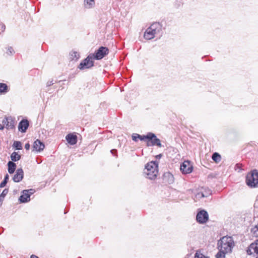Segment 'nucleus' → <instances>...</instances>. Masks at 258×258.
I'll return each mask as SVG.
<instances>
[{"label": "nucleus", "instance_id": "nucleus-1", "mask_svg": "<svg viewBox=\"0 0 258 258\" xmlns=\"http://www.w3.org/2000/svg\"><path fill=\"white\" fill-rule=\"evenodd\" d=\"M144 173L146 174V177L150 179H156L159 174L158 163L154 161L148 163L145 166Z\"/></svg>", "mask_w": 258, "mask_h": 258}, {"label": "nucleus", "instance_id": "nucleus-2", "mask_svg": "<svg viewBox=\"0 0 258 258\" xmlns=\"http://www.w3.org/2000/svg\"><path fill=\"white\" fill-rule=\"evenodd\" d=\"M218 248L227 253L230 252L234 245L233 239L231 237H223L219 242Z\"/></svg>", "mask_w": 258, "mask_h": 258}, {"label": "nucleus", "instance_id": "nucleus-3", "mask_svg": "<svg viewBox=\"0 0 258 258\" xmlns=\"http://www.w3.org/2000/svg\"><path fill=\"white\" fill-rule=\"evenodd\" d=\"M246 183L250 187H258V171L256 170H254L247 174Z\"/></svg>", "mask_w": 258, "mask_h": 258}, {"label": "nucleus", "instance_id": "nucleus-4", "mask_svg": "<svg viewBox=\"0 0 258 258\" xmlns=\"http://www.w3.org/2000/svg\"><path fill=\"white\" fill-rule=\"evenodd\" d=\"M159 31V24L154 23L146 30L144 37L147 40H151L155 37V34Z\"/></svg>", "mask_w": 258, "mask_h": 258}, {"label": "nucleus", "instance_id": "nucleus-5", "mask_svg": "<svg viewBox=\"0 0 258 258\" xmlns=\"http://www.w3.org/2000/svg\"><path fill=\"white\" fill-rule=\"evenodd\" d=\"M143 141L145 142L148 146H152L154 145L160 146V141L157 139L156 136L151 133H149L147 135H144V138H142Z\"/></svg>", "mask_w": 258, "mask_h": 258}, {"label": "nucleus", "instance_id": "nucleus-6", "mask_svg": "<svg viewBox=\"0 0 258 258\" xmlns=\"http://www.w3.org/2000/svg\"><path fill=\"white\" fill-rule=\"evenodd\" d=\"M94 58L90 54L88 55L85 59L82 61L79 66H78V68L80 70H84L85 69H89L92 67L94 66L93 59Z\"/></svg>", "mask_w": 258, "mask_h": 258}, {"label": "nucleus", "instance_id": "nucleus-7", "mask_svg": "<svg viewBox=\"0 0 258 258\" xmlns=\"http://www.w3.org/2000/svg\"><path fill=\"white\" fill-rule=\"evenodd\" d=\"M109 53V49L106 47L101 46L96 51L95 54H92L94 58L97 60L102 59Z\"/></svg>", "mask_w": 258, "mask_h": 258}, {"label": "nucleus", "instance_id": "nucleus-8", "mask_svg": "<svg viewBox=\"0 0 258 258\" xmlns=\"http://www.w3.org/2000/svg\"><path fill=\"white\" fill-rule=\"evenodd\" d=\"M2 122L7 130H13L15 127V119L11 116L5 117Z\"/></svg>", "mask_w": 258, "mask_h": 258}, {"label": "nucleus", "instance_id": "nucleus-9", "mask_svg": "<svg viewBox=\"0 0 258 258\" xmlns=\"http://www.w3.org/2000/svg\"><path fill=\"white\" fill-rule=\"evenodd\" d=\"M196 218L199 223L203 224L208 220L209 215L206 211L202 210L197 214Z\"/></svg>", "mask_w": 258, "mask_h": 258}, {"label": "nucleus", "instance_id": "nucleus-10", "mask_svg": "<svg viewBox=\"0 0 258 258\" xmlns=\"http://www.w3.org/2000/svg\"><path fill=\"white\" fill-rule=\"evenodd\" d=\"M247 253L251 255L254 253L258 254V240L251 243L246 250Z\"/></svg>", "mask_w": 258, "mask_h": 258}, {"label": "nucleus", "instance_id": "nucleus-11", "mask_svg": "<svg viewBox=\"0 0 258 258\" xmlns=\"http://www.w3.org/2000/svg\"><path fill=\"white\" fill-rule=\"evenodd\" d=\"M33 189L24 190L22 195L20 196L19 200L22 203L27 202L30 201V195L33 194Z\"/></svg>", "mask_w": 258, "mask_h": 258}, {"label": "nucleus", "instance_id": "nucleus-12", "mask_svg": "<svg viewBox=\"0 0 258 258\" xmlns=\"http://www.w3.org/2000/svg\"><path fill=\"white\" fill-rule=\"evenodd\" d=\"M174 182V178L172 174L169 172L164 173L162 177V182L165 184H170Z\"/></svg>", "mask_w": 258, "mask_h": 258}, {"label": "nucleus", "instance_id": "nucleus-13", "mask_svg": "<svg viewBox=\"0 0 258 258\" xmlns=\"http://www.w3.org/2000/svg\"><path fill=\"white\" fill-rule=\"evenodd\" d=\"M180 170L184 174H187L191 172L192 167L188 161H184L180 165Z\"/></svg>", "mask_w": 258, "mask_h": 258}, {"label": "nucleus", "instance_id": "nucleus-14", "mask_svg": "<svg viewBox=\"0 0 258 258\" xmlns=\"http://www.w3.org/2000/svg\"><path fill=\"white\" fill-rule=\"evenodd\" d=\"M45 145L39 140H36L33 143L32 146V151L40 152L43 150Z\"/></svg>", "mask_w": 258, "mask_h": 258}, {"label": "nucleus", "instance_id": "nucleus-15", "mask_svg": "<svg viewBox=\"0 0 258 258\" xmlns=\"http://www.w3.org/2000/svg\"><path fill=\"white\" fill-rule=\"evenodd\" d=\"M29 125L28 120L23 119L19 123L18 130L22 133H25Z\"/></svg>", "mask_w": 258, "mask_h": 258}, {"label": "nucleus", "instance_id": "nucleus-16", "mask_svg": "<svg viewBox=\"0 0 258 258\" xmlns=\"http://www.w3.org/2000/svg\"><path fill=\"white\" fill-rule=\"evenodd\" d=\"M24 176V172L22 169H18L13 177V180L16 182H18L22 180Z\"/></svg>", "mask_w": 258, "mask_h": 258}, {"label": "nucleus", "instance_id": "nucleus-17", "mask_svg": "<svg viewBox=\"0 0 258 258\" xmlns=\"http://www.w3.org/2000/svg\"><path fill=\"white\" fill-rule=\"evenodd\" d=\"M66 139L68 142L72 145L76 144L77 142V136L74 134H68Z\"/></svg>", "mask_w": 258, "mask_h": 258}, {"label": "nucleus", "instance_id": "nucleus-18", "mask_svg": "<svg viewBox=\"0 0 258 258\" xmlns=\"http://www.w3.org/2000/svg\"><path fill=\"white\" fill-rule=\"evenodd\" d=\"M8 172L10 174L14 172L16 168V164L12 161H9L8 163Z\"/></svg>", "mask_w": 258, "mask_h": 258}, {"label": "nucleus", "instance_id": "nucleus-19", "mask_svg": "<svg viewBox=\"0 0 258 258\" xmlns=\"http://www.w3.org/2000/svg\"><path fill=\"white\" fill-rule=\"evenodd\" d=\"M11 160L13 161H17L21 158V156L17 152H13L11 155Z\"/></svg>", "mask_w": 258, "mask_h": 258}, {"label": "nucleus", "instance_id": "nucleus-20", "mask_svg": "<svg viewBox=\"0 0 258 258\" xmlns=\"http://www.w3.org/2000/svg\"><path fill=\"white\" fill-rule=\"evenodd\" d=\"M94 0H85V5L86 8L90 9L94 5Z\"/></svg>", "mask_w": 258, "mask_h": 258}, {"label": "nucleus", "instance_id": "nucleus-21", "mask_svg": "<svg viewBox=\"0 0 258 258\" xmlns=\"http://www.w3.org/2000/svg\"><path fill=\"white\" fill-rule=\"evenodd\" d=\"M80 57L79 53L77 51H72L70 53V58L72 60H77Z\"/></svg>", "mask_w": 258, "mask_h": 258}, {"label": "nucleus", "instance_id": "nucleus-22", "mask_svg": "<svg viewBox=\"0 0 258 258\" xmlns=\"http://www.w3.org/2000/svg\"><path fill=\"white\" fill-rule=\"evenodd\" d=\"M8 91V86L5 83H0V93H6Z\"/></svg>", "mask_w": 258, "mask_h": 258}, {"label": "nucleus", "instance_id": "nucleus-23", "mask_svg": "<svg viewBox=\"0 0 258 258\" xmlns=\"http://www.w3.org/2000/svg\"><path fill=\"white\" fill-rule=\"evenodd\" d=\"M212 159L216 163H218L221 160V156L218 153H214L212 155Z\"/></svg>", "mask_w": 258, "mask_h": 258}, {"label": "nucleus", "instance_id": "nucleus-24", "mask_svg": "<svg viewBox=\"0 0 258 258\" xmlns=\"http://www.w3.org/2000/svg\"><path fill=\"white\" fill-rule=\"evenodd\" d=\"M144 135H140L138 134H134L132 135V139L133 141L135 142H137L138 140L139 139L141 141H143L142 138H144Z\"/></svg>", "mask_w": 258, "mask_h": 258}, {"label": "nucleus", "instance_id": "nucleus-25", "mask_svg": "<svg viewBox=\"0 0 258 258\" xmlns=\"http://www.w3.org/2000/svg\"><path fill=\"white\" fill-rule=\"evenodd\" d=\"M210 194V192H209L207 194H205L203 191H201V192L197 193L195 197H196V198L200 199H201L202 198L207 197Z\"/></svg>", "mask_w": 258, "mask_h": 258}, {"label": "nucleus", "instance_id": "nucleus-26", "mask_svg": "<svg viewBox=\"0 0 258 258\" xmlns=\"http://www.w3.org/2000/svg\"><path fill=\"white\" fill-rule=\"evenodd\" d=\"M219 252L216 254V258H225V254L227 253L219 248Z\"/></svg>", "mask_w": 258, "mask_h": 258}, {"label": "nucleus", "instance_id": "nucleus-27", "mask_svg": "<svg viewBox=\"0 0 258 258\" xmlns=\"http://www.w3.org/2000/svg\"><path fill=\"white\" fill-rule=\"evenodd\" d=\"M13 146L17 150H21L22 149V144L20 141H15Z\"/></svg>", "mask_w": 258, "mask_h": 258}, {"label": "nucleus", "instance_id": "nucleus-28", "mask_svg": "<svg viewBox=\"0 0 258 258\" xmlns=\"http://www.w3.org/2000/svg\"><path fill=\"white\" fill-rule=\"evenodd\" d=\"M251 232L253 236L257 237H258V226L256 225L251 230Z\"/></svg>", "mask_w": 258, "mask_h": 258}, {"label": "nucleus", "instance_id": "nucleus-29", "mask_svg": "<svg viewBox=\"0 0 258 258\" xmlns=\"http://www.w3.org/2000/svg\"><path fill=\"white\" fill-rule=\"evenodd\" d=\"M8 179H9V175H8V174H6V175L5 177L4 181L3 182H2L0 184V187H4L6 185V184H7Z\"/></svg>", "mask_w": 258, "mask_h": 258}, {"label": "nucleus", "instance_id": "nucleus-30", "mask_svg": "<svg viewBox=\"0 0 258 258\" xmlns=\"http://www.w3.org/2000/svg\"><path fill=\"white\" fill-rule=\"evenodd\" d=\"M195 258H209L201 253L196 252L195 254Z\"/></svg>", "mask_w": 258, "mask_h": 258}, {"label": "nucleus", "instance_id": "nucleus-31", "mask_svg": "<svg viewBox=\"0 0 258 258\" xmlns=\"http://www.w3.org/2000/svg\"><path fill=\"white\" fill-rule=\"evenodd\" d=\"M0 28L2 30V31H4L6 28V26L3 24H0Z\"/></svg>", "mask_w": 258, "mask_h": 258}, {"label": "nucleus", "instance_id": "nucleus-32", "mask_svg": "<svg viewBox=\"0 0 258 258\" xmlns=\"http://www.w3.org/2000/svg\"><path fill=\"white\" fill-rule=\"evenodd\" d=\"M30 145L29 143H27L25 144V148L27 150H29V149H30Z\"/></svg>", "mask_w": 258, "mask_h": 258}, {"label": "nucleus", "instance_id": "nucleus-33", "mask_svg": "<svg viewBox=\"0 0 258 258\" xmlns=\"http://www.w3.org/2000/svg\"><path fill=\"white\" fill-rule=\"evenodd\" d=\"M8 192V189H4L2 194V196H5Z\"/></svg>", "mask_w": 258, "mask_h": 258}, {"label": "nucleus", "instance_id": "nucleus-34", "mask_svg": "<svg viewBox=\"0 0 258 258\" xmlns=\"http://www.w3.org/2000/svg\"><path fill=\"white\" fill-rule=\"evenodd\" d=\"M5 126L3 123V124H0V130H3L4 128H5Z\"/></svg>", "mask_w": 258, "mask_h": 258}, {"label": "nucleus", "instance_id": "nucleus-35", "mask_svg": "<svg viewBox=\"0 0 258 258\" xmlns=\"http://www.w3.org/2000/svg\"><path fill=\"white\" fill-rule=\"evenodd\" d=\"M30 258H39L37 255L32 254L31 255Z\"/></svg>", "mask_w": 258, "mask_h": 258}, {"label": "nucleus", "instance_id": "nucleus-36", "mask_svg": "<svg viewBox=\"0 0 258 258\" xmlns=\"http://www.w3.org/2000/svg\"><path fill=\"white\" fill-rule=\"evenodd\" d=\"M161 157V154H159L156 156L157 158Z\"/></svg>", "mask_w": 258, "mask_h": 258}, {"label": "nucleus", "instance_id": "nucleus-37", "mask_svg": "<svg viewBox=\"0 0 258 258\" xmlns=\"http://www.w3.org/2000/svg\"><path fill=\"white\" fill-rule=\"evenodd\" d=\"M236 166L237 167V168H239L240 165H239V164H236Z\"/></svg>", "mask_w": 258, "mask_h": 258}, {"label": "nucleus", "instance_id": "nucleus-38", "mask_svg": "<svg viewBox=\"0 0 258 258\" xmlns=\"http://www.w3.org/2000/svg\"><path fill=\"white\" fill-rule=\"evenodd\" d=\"M256 258H258V257H256Z\"/></svg>", "mask_w": 258, "mask_h": 258}]
</instances>
